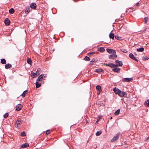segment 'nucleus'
I'll use <instances>...</instances> for the list:
<instances>
[{"label":"nucleus","instance_id":"f3484780","mask_svg":"<svg viewBox=\"0 0 149 149\" xmlns=\"http://www.w3.org/2000/svg\"><path fill=\"white\" fill-rule=\"evenodd\" d=\"M12 67V65L10 63H8L5 65V67L6 69H9Z\"/></svg>","mask_w":149,"mask_h":149},{"label":"nucleus","instance_id":"aec40b11","mask_svg":"<svg viewBox=\"0 0 149 149\" xmlns=\"http://www.w3.org/2000/svg\"><path fill=\"white\" fill-rule=\"evenodd\" d=\"M27 63L30 65L32 64V61L31 59L29 58H27Z\"/></svg>","mask_w":149,"mask_h":149},{"label":"nucleus","instance_id":"5701e85b","mask_svg":"<svg viewBox=\"0 0 149 149\" xmlns=\"http://www.w3.org/2000/svg\"><path fill=\"white\" fill-rule=\"evenodd\" d=\"M144 50L143 47H141L139 48H138L137 49V51L138 52H143Z\"/></svg>","mask_w":149,"mask_h":149},{"label":"nucleus","instance_id":"de8ad7c7","mask_svg":"<svg viewBox=\"0 0 149 149\" xmlns=\"http://www.w3.org/2000/svg\"><path fill=\"white\" fill-rule=\"evenodd\" d=\"M22 121V120H17V122H21V121Z\"/></svg>","mask_w":149,"mask_h":149},{"label":"nucleus","instance_id":"39448f33","mask_svg":"<svg viewBox=\"0 0 149 149\" xmlns=\"http://www.w3.org/2000/svg\"><path fill=\"white\" fill-rule=\"evenodd\" d=\"M113 90L115 93L116 94H118V95H119L120 92V90L116 87H115L113 89Z\"/></svg>","mask_w":149,"mask_h":149},{"label":"nucleus","instance_id":"4c0bfd02","mask_svg":"<svg viewBox=\"0 0 149 149\" xmlns=\"http://www.w3.org/2000/svg\"><path fill=\"white\" fill-rule=\"evenodd\" d=\"M21 134L22 136H26V133L25 132H23L21 133Z\"/></svg>","mask_w":149,"mask_h":149},{"label":"nucleus","instance_id":"20e7f679","mask_svg":"<svg viewBox=\"0 0 149 149\" xmlns=\"http://www.w3.org/2000/svg\"><path fill=\"white\" fill-rule=\"evenodd\" d=\"M107 52L109 54H116V52L115 50L112 49H106Z\"/></svg>","mask_w":149,"mask_h":149},{"label":"nucleus","instance_id":"412c9836","mask_svg":"<svg viewBox=\"0 0 149 149\" xmlns=\"http://www.w3.org/2000/svg\"><path fill=\"white\" fill-rule=\"evenodd\" d=\"M144 104L147 107H149V100L148 99L144 103Z\"/></svg>","mask_w":149,"mask_h":149},{"label":"nucleus","instance_id":"423d86ee","mask_svg":"<svg viewBox=\"0 0 149 149\" xmlns=\"http://www.w3.org/2000/svg\"><path fill=\"white\" fill-rule=\"evenodd\" d=\"M133 80L132 78H125L123 79L122 81L123 82H130Z\"/></svg>","mask_w":149,"mask_h":149},{"label":"nucleus","instance_id":"b1692460","mask_svg":"<svg viewBox=\"0 0 149 149\" xmlns=\"http://www.w3.org/2000/svg\"><path fill=\"white\" fill-rule=\"evenodd\" d=\"M106 65L109 66L111 68H113V64L112 63H109L107 64H106Z\"/></svg>","mask_w":149,"mask_h":149},{"label":"nucleus","instance_id":"cd10ccee","mask_svg":"<svg viewBox=\"0 0 149 149\" xmlns=\"http://www.w3.org/2000/svg\"><path fill=\"white\" fill-rule=\"evenodd\" d=\"M120 50L122 52L125 53H127V50L125 49L122 48L120 49Z\"/></svg>","mask_w":149,"mask_h":149},{"label":"nucleus","instance_id":"864d4df0","mask_svg":"<svg viewBox=\"0 0 149 149\" xmlns=\"http://www.w3.org/2000/svg\"><path fill=\"white\" fill-rule=\"evenodd\" d=\"M112 118V117H111V119Z\"/></svg>","mask_w":149,"mask_h":149},{"label":"nucleus","instance_id":"7ed1b4c3","mask_svg":"<svg viewBox=\"0 0 149 149\" xmlns=\"http://www.w3.org/2000/svg\"><path fill=\"white\" fill-rule=\"evenodd\" d=\"M129 56L130 58L132 59L133 60H135L137 62L139 60L136 58L133 54L132 53L130 54L129 55Z\"/></svg>","mask_w":149,"mask_h":149},{"label":"nucleus","instance_id":"dca6fc26","mask_svg":"<svg viewBox=\"0 0 149 149\" xmlns=\"http://www.w3.org/2000/svg\"><path fill=\"white\" fill-rule=\"evenodd\" d=\"M97 50L100 52H102L104 51L105 49L103 47H101L98 48L97 49Z\"/></svg>","mask_w":149,"mask_h":149},{"label":"nucleus","instance_id":"a18cd8bd","mask_svg":"<svg viewBox=\"0 0 149 149\" xmlns=\"http://www.w3.org/2000/svg\"><path fill=\"white\" fill-rule=\"evenodd\" d=\"M136 5L137 6H139V2H138V3H137L136 4Z\"/></svg>","mask_w":149,"mask_h":149},{"label":"nucleus","instance_id":"9b49d317","mask_svg":"<svg viewBox=\"0 0 149 149\" xmlns=\"http://www.w3.org/2000/svg\"><path fill=\"white\" fill-rule=\"evenodd\" d=\"M112 70L114 72L119 73L120 72V68H113L112 69Z\"/></svg>","mask_w":149,"mask_h":149},{"label":"nucleus","instance_id":"a19ab883","mask_svg":"<svg viewBox=\"0 0 149 149\" xmlns=\"http://www.w3.org/2000/svg\"><path fill=\"white\" fill-rule=\"evenodd\" d=\"M95 53V52H90V53H88V55H89L90 54L93 55V54H94Z\"/></svg>","mask_w":149,"mask_h":149},{"label":"nucleus","instance_id":"9d476101","mask_svg":"<svg viewBox=\"0 0 149 149\" xmlns=\"http://www.w3.org/2000/svg\"><path fill=\"white\" fill-rule=\"evenodd\" d=\"M5 25L6 26H8L10 24V20L8 18H6L4 21Z\"/></svg>","mask_w":149,"mask_h":149},{"label":"nucleus","instance_id":"6ab92c4d","mask_svg":"<svg viewBox=\"0 0 149 149\" xmlns=\"http://www.w3.org/2000/svg\"><path fill=\"white\" fill-rule=\"evenodd\" d=\"M103 70L101 68H99V69H96L95 70V72L97 73H101L103 72Z\"/></svg>","mask_w":149,"mask_h":149},{"label":"nucleus","instance_id":"a878e982","mask_svg":"<svg viewBox=\"0 0 149 149\" xmlns=\"http://www.w3.org/2000/svg\"><path fill=\"white\" fill-rule=\"evenodd\" d=\"M27 91H28L27 90L25 91H24V92L21 95H22V97H25V95L26 94V92H27Z\"/></svg>","mask_w":149,"mask_h":149},{"label":"nucleus","instance_id":"ea45409f","mask_svg":"<svg viewBox=\"0 0 149 149\" xmlns=\"http://www.w3.org/2000/svg\"><path fill=\"white\" fill-rule=\"evenodd\" d=\"M50 132V131L49 130H47L46 132V135H48Z\"/></svg>","mask_w":149,"mask_h":149},{"label":"nucleus","instance_id":"c9c22d12","mask_svg":"<svg viewBox=\"0 0 149 149\" xmlns=\"http://www.w3.org/2000/svg\"><path fill=\"white\" fill-rule=\"evenodd\" d=\"M9 114L8 113H6L3 115V117L4 118H6L8 116Z\"/></svg>","mask_w":149,"mask_h":149},{"label":"nucleus","instance_id":"f03ea898","mask_svg":"<svg viewBox=\"0 0 149 149\" xmlns=\"http://www.w3.org/2000/svg\"><path fill=\"white\" fill-rule=\"evenodd\" d=\"M117 57V55L116 54H112L110 55L109 56V58L112 59H113L116 58Z\"/></svg>","mask_w":149,"mask_h":149},{"label":"nucleus","instance_id":"49530a36","mask_svg":"<svg viewBox=\"0 0 149 149\" xmlns=\"http://www.w3.org/2000/svg\"><path fill=\"white\" fill-rule=\"evenodd\" d=\"M16 124H17V126H18V125H20V123H19V122H17V121L16 122Z\"/></svg>","mask_w":149,"mask_h":149},{"label":"nucleus","instance_id":"37998d69","mask_svg":"<svg viewBox=\"0 0 149 149\" xmlns=\"http://www.w3.org/2000/svg\"><path fill=\"white\" fill-rule=\"evenodd\" d=\"M113 68H117L119 66L118 64H113Z\"/></svg>","mask_w":149,"mask_h":149},{"label":"nucleus","instance_id":"c85d7f7f","mask_svg":"<svg viewBox=\"0 0 149 149\" xmlns=\"http://www.w3.org/2000/svg\"><path fill=\"white\" fill-rule=\"evenodd\" d=\"M120 112V109H118V110H117L116 111H115V112L114 114L115 115H118L119 114Z\"/></svg>","mask_w":149,"mask_h":149},{"label":"nucleus","instance_id":"8fccbe9b","mask_svg":"<svg viewBox=\"0 0 149 149\" xmlns=\"http://www.w3.org/2000/svg\"><path fill=\"white\" fill-rule=\"evenodd\" d=\"M116 140H111V142H113L114 141H115Z\"/></svg>","mask_w":149,"mask_h":149},{"label":"nucleus","instance_id":"f704fd0d","mask_svg":"<svg viewBox=\"0 0 149 149\" xmlns=\"http://www.w3.org/2000/svg\"><path fill=\"white\" fill-rule=\"evenodd\" d=\"M40 75H42L43 79L44 80L45 79V78L47 77V74H42Z\"/></svg>","mask_w":149,"mask_h":149},{"label":"nucleus","instance_id":"f8f14e48","mask_svg":"<svg viewBox=\"0 0 149 149\" xmlns=\"http://www.w3.org/2000/svg\"><path fill=\"white\" fill-rule=\"evenodd\" d=\"M120 134V132H118L115 136L113 138L112 140H117L118 139L119 137V135Z\"/></svg>","mask_w":149,"mask_h":149},{"label":"nucleus","instance_id":"a211bd4d","mask_svg":"<svg viewBox=\"0 0 149 149\" xmlns=\"http://www.w3.org/2000/svg\"><path fill=\"white\" fill-rule=\"evenodd\" d=\"M109 37L110 38L113 40L115 37L114 34L113 33H112L111 32L109 34Z\"/></svg>","mask_w":149,"mask_h":149},{"label":"nucleus","instance_id":"0eeeda50","mask_svg":"<svg viewBox=\"0 0 149 149\" xmlns=\"http://www.w3.org/2000/svg\"><path fill=\"white\" fill-rule=\"evenodd\" d=\"M15 108V111H19L22 109V106L21 104H19Z\"/></svg>","mask_w":149,"mask_h":149},{"label":"nucleus","instance_id":"603ef678","mask_svg":"<svg viewBox=\"0 0 149 149\" xmlns=\"http://www.w3.org/2000/svg\"><path fill=\"white\" fill-rule=\"evenodd\" d=\"M123 26V25H122V26H121V27H122Z\"/></svg>","mask_w":149,"mask_h":149},{"label":"nucleus","instance_id":"473e14b6","mask_svg":"<svg viewBox=\"0 0 149 149\" xmlns=\"http://www.w3.org/2000/svg\"><path fill=\"white\" fill-rule=\"evenodd\" d=\"M144 24H146L147 22V21L148 20V17H146L144 18Z\"/></svg>","mask_w":149,"mask_h":149},{"label":"nucleus","instance_id":"2f4dec72","mask_svg":"<svg viewBox=\"0 0 149 149\" xmlns=\"http://www.w3.org/2000/svg\"><path fill=\"white\" fill-rule=\"evenodd\" d=\"M30 11V8H26L25 10V12L27 14L29 13Z\"/></svg>","mask_w":149,"mask_h":149},{"label":"nucleus","instance_id":"4468645a","mask_svg":"<svg viewBox=\"0 0 149 149\" xmlns=\"http://www.w3.org/2000/svg\"><path fill=\"white\" fill-rule=\"evenodd\" d=\"M30 6L31 8L36 9V5L35 3H32L31 4Z\"/></svg>","mask_w":149,"mask_h":149},{"label":"nucleus","instance_id":"72a5a7b5","mask_svg":"<svg viewBox=\"0 0 149 149\" xmlns=\"http://www.w3.org/2000/svg\"><path fill=\"white\" fill-rule=\"evenodd\" d=\"M84 60L86 61H89L90 60V59L89 57L86 56L84 58Z\"/></svg>","mask_w":149,"mask_h":149},{"label":"nucleus","instance_id":"f257e3e1","mask_svg":"<svg viewBox=\"0 0 149 149\" xmlns=\"http://www.w3.org/2000/svg\"><path fill=\"white\" fill-rule=\"evenodd\" d=\"M127 95V93L125 92L120 91V92L119 95V96L121 97H122L124 96H126Z\"/></svg>","mask_w":149,"mask_h":149},{"label":"nucleus","instance_id":"79ce46f5","mask_svg":"<svg viewBox=\"0 0 149 149\" xmlns=\"http://www.w3.org/2000/svg\"><path fill=\"white\" fill-rule=\"evenodd\" d=\"M115 38L116 39H117L118 40H119V38H120V37L118 36H117V35H116L115 36Z\"/></svg>","mask_w":149,"mask_h":149},{"label":"nucleus","instance_id":"09e8293b","mask_svg":"<svg viewBox=\"0 0 149 149\" xmlns=\"http://www.w3.org/2000/svg\"><path fill=\"white\" fill-rule=\"evenodd\" d=\"M149 139V136L146 139V140H148Z\"/></svg>","mask_w":149,"mask_h":149},{"label":"nucleus","instance_id":"1a4fd4ad","mask_svg":"<svg viewBox=\"0 0 149 149\" xmlns=\"http://www.w3.org/2000/svg\"><path fill=\"white\" fill-rule=\"evenodd\" d=\"M29 146V143H25L24 144L22 145L21 146L20 148H26Z\"/></svg>","mask_w":149,"mask_h":149},{"label":"nucleus","instance_id":"2eb2a0df","mask_svg":"<svg viewBox=\"0 0 149 149\" xmlns=\"http://www.w3.org/2000/svg\"><path fill=\"white\" fill-rule=\"evenodd\" d=\"M45 80L43 79L42 75L39 76L38 79H37V81H42L43 80Z\"/></svg>","mask_w":149,"mask_h":149},{"label":"nucleus","instance_id":"4be33fe9","mask_svg":"<svg viewBox=\"0 0 149 149\" xmlns=\"http://www.w3.org/2000/svg\"><path fill=\"white\" fill-rule=\"evenodd\" d=\"M36 88H38L41 86V84L40 83H39L38 82V81H36Z\"/></svg>","mask_w":149,"mask_h":149},{"label":"nucleus","instance_id":"7c9ffc66","mask_svg":"<svg viewBox=\"0 0 149 149\" xmlns=\"http://www.w3.org/2000/svg\"><path fill=\"white\" fill-rule=\"evenodd\" d=\"M97 61V60L95 59H93L90 62V65H92L93 64L91 63V62H96Z\"/></svg>","mask_w":149,"mask_h":149},{"label":"nucleus","instance_id":"6e6552de","mask_svg":"<svg viewBox=\"0 0 149 149\" xmlns=\"http://www.w3.org/2000/svg\"><path fill=\"white\" fill-rule=\"evenodd\" d=\"M96 89L97 91V94H99L102 91L101 87L99 85H97L96 86Z\"/></svg>","mask_w":149,"mask_h":149},{"label":"nucleus","instance_id":"58836bf2","mask_svg":"<svg viewBox=\"0 0 149 149\" xmlns=\"http://www.w3.org/2000/svg\"><path fill=\"white\" fill-rule=\"evenodd\" d=\"M102 132L101 131H97L96 133V136H99V135Z\"/></svg>","mask_w":149,"mask_h":149},{"label":"nucleus","instance_id":"393cba45","mask_svg":"<svg viewBox=\"0 0 149 149\" xmlns=\"http://www.w3.org/2000/svg\"><path fill=\"white\" fill-rule=\"evenodd\" d=\"M1 63L2 64H5L6 63V61L5 59L3 58L1 59Z\"/></svg>","mask_w":149,"mask_h":149},{"label":"nucleus","instance_id":"ddd939ff","mask_svg":"<svg viewBox=\"0 0 149 149\" xmlns=\"http://www.w3.org/2000/svg\"><path fill=\"white\" fill-rule=\"evenodd\" d=\"M115 63H118L119 66H122L123 65V63L122 61L118 60H117L115 61Z\"/></svg>","mask_w":149,"mask_h":149},{"label":"nucleus","instance_id":"e433bc0d","mask_svg":"<svg viewBox=\"0 0 149 149\" xmlns=\"http://www.w3.org/2000/svg\"><path fill=\"white\" fill-rule=\"evenodd\" d=\"M149 59V58L147 56H144L143 57V60H148Z\"/></svg>","mask_w":149,"mask_h":149},{"label":"nucleus","instance_id":"3c124183","mask_svg":"<svg viewBox=\"0 0 149 149\" xmlns=\"http://www.w3.org/2000/svg\"><path fill=\"white\" fill-rule=\"evenodd\" d=\"M99 120V119H98L97 121H96V122L97 123V121H98Z\"/></svg>","mask_w":149,"mask_h":149},{"label":"nucleus","instance_id":"c03bdc74","mask_svg":"<svg viewBox=\"0 0 149 149\" xmlns=\"http://www.w3.org/2000/svg\"><path fill=\"white\" fill-rule=\"evenodd\" d=\"M32 74L33 75V76H34L35 77V76H36V75H38L37 73H36V72H33L32 73Z\"/></svg>","mask_w":149,"mask_h":149},{"label":"nucleus","instance_id":"bb28decb","mask_svg":"<svg viewBox=\"0 0 149 149\" xmlns=\"http://www.w3.org/2000/svg\"><path fill=\"white\" fill-rule=\"evenodd\" d=\"M15 11L14 10L13 8H10L9 10V13L10 14H13L14 13Z\"/></svg>","mask_w":149,"mask_h":149},{"label":"nucleus","instance_id":"c756f323","mask_svg":"<svg viewBox=\"0 0 149 149\" xmlns=\"http://www.w3.org/2000/svg\"><path fill=\"white\" fill-rule=\"evenodd\" d=\"M41 71V70L40 68H38L37 69L36 72L38 75H39L40 74Z\"/></svg>","mask_w":149,"mask_h":149}]
</instances>
